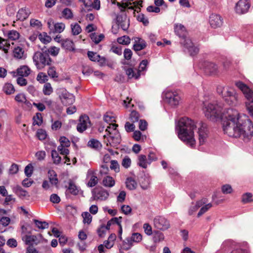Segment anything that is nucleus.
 I'll use <instances>...</instances> for the list:
<instances>
[{
    "label": "nucleus",
    "instance_id": "nucleus-34",
    "mask_svg": "<svg viewBox=\"0 0 253 253\" xmlns=\"http://www.w3.org/2000/svg\"><path fill=\"white\" fill-rule=\"evenodd\" d=\"M137 165L144 169L147 168L149 161H147L146 156L144 155H140L138 158Z\"/></svg>",
    "mask_w": 253,
    "mask_h": 253
},
{
    "label": "nucleus",
    "instance_id": "nucleus-22",
    "mask_svg": "<svg viewBox=\"0 0 253 253\" xmlns=\"http://www.w3.org/2000/svg\"><path fill=\"white\" fill-rule=\"evenodd\" d=\"M87 177H89V180L87 185L89 187H93L98 183V178L94 171L89 169L87 171Z\"/></svg>",
    "mask_w": 253,
    "mask_h": 253
},
{
    "label": "nucleus",
    "instance_id": "nucleus-43",
    "mask_svg": "<svg viewBox=\"0 0 253 253\" xmlns=\"http://www.w3.org/2000/svg\"><path fill=\"white\" fill-rule=\"evenodd\" d=\"M38 37L41 42L44 44L49 43L51 40L50 37L48 36L47 33L45 32L40 33L38 35Z\"/></svg>",
    "mask_w": 253,
    "mask_h": 253
},
{
    "label": "nucleus",
    "instance_id": "nucleus-57",
    "mask_svg": "<svg viewBox=\"0 0 253 253\" xmlns=\"http://www.w3.org/2000/svg\"><path fill=\"white\" fill-rule=\"evenodd\" d=\"M43 92L45 95H49L53 92L52 88L49 83H46L42 89Z\"/></svg>",
    "mask_w": 253,
    "mask_h": 253
},
{
    "label": "nucleus",
    "instance_id": "nucleus-13",
    "mask_svg": "<svg viewBox=\"0 0 253 253\" xmlns=\"http://www.w3.org/2000/svg\"><path fill=\"white\" fill-rule=\"evenodd\" d=\"M154 226L160 230H166L169 227V222L163 216H156L154 219Z\"/></svg>",
    "mask_w": 253,
    "mask_h": 253
},
{
    "label": "nucleus",
    "instance_id": "nucleus-16",
    "mask_svg": "<svg viewBox=\"0 0 253 253\" xmlns=\"http://www.w3.org/2000/svg\"><path fill=\"white\" fill-rule=\"evenodd\" d=\"M209 23L212 28L216 29L222 25L223 20L220 15L212 13L209 17Z\"/></svg>",
    "mask_w": 253,
    "mask_h": 253
},
{
    "label": "nucleus",
    "instance_id": "nucleus-49",
    "mask_svg": "<svg viewBox=\"0 0 253 253\" xmlns=\"http://www.w3.org/2000/svg\"><path fill=\"white\" fill-rule=\"evenodd\" d=\"M118 43L123 45H128L130 42V39L128 36H123L117 39Z\"/></svg>",
    "mask_w": 253,
    "mask_h": 253
},
{
    "label": "nucleus",
    "instance_id": "nucleus-25",
    "mask_svg": "<svg viewBox=\"0 0 253 253\" xmlns=\"http://www.w3.org/2000/svg\"><path fill=\"white\" fill-rule=\"evenodd\" d=\"M118 125L115 124H110L107 126L106 131L108 132V137L116 136V135H120V132L117 129Z\"/></svg>",
    "mask_w": 253,
    "mask_h": 253
},
{
    "label": "nucleus",
    "instance_id": "nucleus-58",
    "mask_svg": "<svg viewBox=\"0 0 253 253\" xmlns=\"http://www.w3.org/2000/svg\"><path fill=\"white\" fill-rule=\"evenodd\" d=\"M37 80L40 83H44L48 80V77L45 73L40 72L37 76Z\"/></svg>",
    "mask_w": 253,
    "mask_h": 253
},
{
    "label": "nucleus",
    "instance_id": "nucleus-52",
    "mask_svg": "<svg viewBox=\"0 0 253 253\" xmlns=\"http://www.w3.org/2000/svg\"><path fill=\"white\" fill-rule=\"evenodd\" d=\"M140 116L138 112H131L129 115V119L133 123L137 122L140 120Z\"/></svg>",
    "mask_w": 253,
    "mask_h": 253
},
{
    "label": "nucleus",
    "instance_id": "nucleus-15",
    "mask_svg": "<svg viewBox=\"0 0 253 253\" xmlns=\"http://www.w3.org/2000/svg\"><path fill=\"white\" fill-rule=\"evenodd\" d=\"M250 6L248 0H239L236 4L235 10L237 13L243 14L249 11Z\"/></svg>",
    "mask_w": 253,
    "mask_h": 253
},
{
    "label": "nucleus",
    "instance_id": "nucleus-63",
    "mask_svg": "<svg viewBox=\"0 0 253 253\" xmlns=\"http://www.w3.org/2000/svg\"><path fill=\"white\" fill-rule=\"evenodd\" d=\"M45 50H46L48 54L50 53L51 55L55 56L59 53V48L55 46H52Z\"/></svg>",
    "mask_w": 253,
    "mask_h": 253
},
{
    "label": "nucleus",
    "instance_id": "nucleus-18",
    "mask_svg": "<svg viewBox=\"0 0 253 253\" xmlns=\"http://www.w3.org/2000/svg\"><path fill=\"white\" fill-rule=\"evenodd\" d=\"M203 104L206 111H221L222 109V104L217 100H213L210 102L204 101Z\"/></svg>",
    "mask_w": 253,
    "mask_h": 253
},
{
    "label": "nucleus",
    "instance_id": "nucleus-6",
    "mask_svg": "<svg viewBox=\"0 0 253 253\" xmlns=\"http://www.w3.org/2000/svg\"><path fill=\"white\" fill-rule=\"evenodd\" d=\"M148 64L147 60H143L139 64L138 69L128 68L126 70V73L129 79H138L141 75V72L146 70Z\"/></svg>",
    "mask_w": 253,
    "mask_h": 253
},
{
    "label": "nucleus",
    "instance_id": "nucleus-41",
    "mask_svg": "<svg viewBox=\"0 0 253 253\" xmlns=\"http://www.w3.org/2000/svg\"><path fill=\"white\" fill-rule=\"evenodd\" d=\"M71 28L72 30V33L74 36L79 35L82 32L81 27L77 23L71 24Z\"/></svg>",
    "mask_w": 253,
    "mask_h": 253
},
{
    "label": "nucleus",
    "instance_id": "nucleus-56",
    "mask_svg": "<svg viewBox=\"0 0 253 253\" xmlns=\"http://www.w3.org/2000/svg\"><path fill=\"white\" fill-rule=\"evenodd\" d=\"M33 124L34 125H37L40 126L42 123V118L41 113L39 112L37 113L36 116L33 117Z\"/></svg>",
    "mask_w": 253,
    "mask_h": 253
},
{
    "label": "nucleus",
    "instance_id": "nucleus-60",
    "mask_svg": "<svg viewBox=\"0 0 253 253\" xmlns=\"http://www.w3.org/2000/svg\"><path fill=\"white\" fill-rule=\"evenodd\" d=\"M87 55L89 59L92 61H97L100 58V55L93 51H88Z\"/></svg>",
    "mask_w": 253,
    "mask_h": 253
},
{
    "label": "nucleus",
    "instance_id": "nucleus-2",
    "mask_svg": "<svg viewBox=\"0 0 253 253\" xmlns=\"http://www.w3.org/2000/svg\"><path fill=\"white\" fill-rule=\"evenodd\" d=\"M195 127L194 122L187 117L181 118L176 126L179 138L191 148L195 146L196 141L194 134Z\"/></svg>",
    "mask_w": 253,
    "mask_h": 253
},
{
    "label": "nucleus",
    "instance_id": "nucleus-14",
    "mask_svg": "<svg viewBox=\"0 0 253 253\" xmlns=\"http://www.w3.org/2000/svg\"><path fill=\"white\" fill-rule=\"evenodd\" d=\"M44 240L42 234H39L38 236L36 235H25L23 238V240L26 245L32 246L38 245L42 241Z\"/></svg>",
    "mask_w": 253,
    "mask_h": 253
},
{
    "label": "nucleus",
    "instance_id": "nucleus-53",
    "mask_svg": "<svg viewBox=\"0 0 253 253\" xmlns=\"http://www.w3.org/2000/svg\"><path fill=\"white\" fill-rule=\"evenodd\" d=\"M82 216L83 217V222L84 224H89L92 221V216L88 212H84L82 213Z\"/></svg>",
    "mask_w": 253,
    "mask_h": 253
},
{
    "label": "nucleus",
    "instance_id": "nucleus-7",
    "mask_svg": "<svg viewBox=\"0 0 253 253\" xmlns=\"http://www.w3.org/2000/svg\"><path fill=\"white\" fill-rule=\"evenodd\" d=\"M225 101L230 105L236 106L238 104V95L234 89L228 87L223 95Z\"/></svg>",
    "mask_w": 253,
    "mask_h": 253
},
{
    "label": "nucleus",
    "instance_id": "nucleus-12",
    "mask_svg": "<svg viewBox=\"0 0 253 253\" xmlns=\"http://www.w3.org/2000/svg\"><path fill=\"white\" fill-rule=\"evenodd\" d=\"M56 146V144L54 142H49L46 144L45 148L46 150L49 149L50 148L52 149L51 152V156L53 163L56 165H58L61 163V158L59 155L57 151L55 150Z\"/></svg>",
    "mask_w": 253,
    "mask_h": 253
},
{
    "label": "nucleus",
    "instance_id": "nucleus-27",
    "mask_svg": "<svg viewBox=\"0 0 253 253\" xmlns=\"http://www.w3.org/2000/svg\"><path fill=\"white\" fill-rule=\"evenodd\" d=\"M79 193V190L76 185L73 183L72 181H70L69 182V186L66 191V194H71L73 195H77Z\"/></svg>",
    "mask_w": 253,
    "mask_h": 253
},
{
    "label": "nucleus",
    "instance_id": "nucleus-5",
    "mask_svg": "<svg viewBox=\"0 0 253 253\" xmlns=\"http://www.w3.org/2000/svg\"><path fill=\"white\" fill-rule=\"evenodd\" d=\"M236 85L242 91L248 101L246 102L247 111H253V104H251L253 103V91L242 82H237Z\"/></svg>",
    "mask_w": 253,
    "mask_h": 253
},
{
    "label": "nucleus",
    "instance_id": "nucleus-8",
    "mask_svg": "<svg viewBox=\"0 0 253 253\" xmlns=\"http://www.w3.org/2000/svg\"><path fill=\"white\" fill-rule=\"evenodd\" d=\"M59 97L62 103L66 106L72 104L75 100V96L69 93L65 88L59 89Z\"/></svg>",
    "mask_w": 253,
    "mask_h": 253
},
{
    "label": "nucleus",
    "instance_id": "nucleus-39",
    "mask_svg": "<svg viewBox=\"0 0 253 253\" xmlns=\"http://www.w3.org/2000/svg\"><path fill=\"white\" fill-rule=\"evenodd\" d=\"M142 235L138 233H134L132 234L130 239H127V240L128 243L131 245L132 242L138 243L142 240Z\"/></svg>",
    "mask_w": 253,
    "mask_h": 253
},
{
    "label": "nucleus",
    "instance_id": "nucleus-37",
    "mask_svg": "<svg viewBox=\"0 0 253 253\" xmlns=\"http://www.w3.org/2000/svg\"><path fill=\"white\" fill-rule=\"evenodd\" d=\"M3 91L6 94H11L14 92V86L10 83H5L2 87Z\"/></svg>",
    "mask_w": 253,
    "mask_h": 253
},
{
    "label": "nucleus",
    "instance_id": "nucleus-17",
    "mask_svg": "<svg viewBox=\"0 0 253 253\" xmlns=\"http://www.w3.org/2000/svg\"><path fill=\"white\" fill-rule=\"evenodd\" d=\"M90 124L89 119L86 115H81L79 119V123L77 126V130L82 133L86 129Z\"/></svg>",
    "mask_w": 253,
    "mask_h": 253
},
{
    "label": "nucleus",
    "instance_id": "nucleus-10",
    "mask_svg": "<svg viewBox=\"0 0 253 253\" xmlns=\"http://www.w3.org/2000/svg\"><path fill=\"white\" fill-rule=\"evenodd\" d=\"M199 67L207 75H215L218 72L217 66L214 63L205 61L200 63Z\"/></svg>",
    "mask_w": 253,
    "mask_h": 253
},
{
    "label": "nucleus",
    "instance_id": "nucleus-21",
    "mask_svg": "<svg viewBox=\"0 0 253 253\" xmlns=\"http://www.w3.org/2000/svg\"><path fill=\"white\" fill-rule=\"evenodd\" d=\"M174 32L179 37L181 38L184 41V39H187L186 36V31L185 27L181 24H174Z\"/></svg>",
    "mask_w": 253,
    "mask_h": 253
},
{
    "label": "nucleus",
    "instance_id": "nucleus-36",
    "mask_svg": "<svg viewBox=\"0 0 253 253\" xmlns=\"http://www.w3.org/2000/svg\"><path fill=\"white\" fill-rule=\"evenodd\" d=\"M87 145L89 147L95 150H99L102 147L101 143L95 139L89 140L87 143Z\"/></svg>",
    "mask_w": 253,
    "mask_h": 253
},
{
    "label": "nucleus",
    "instance_id": "nucleus-1",
    "mask_svg": "<svg viewBox=\"0 0 253 253\" xmlns=\"http://www.w3.org/2000/svg\"><path fill=\"white\" fill-rule=\"evenodd\" d=\"M205 116L212 122L222 121L224 133L229 137L250 140L253 136V124L249 117L239 112H205Z\"/></svg>",
    "mask_w": 253,
    "mask_h": 253
},
{
    "label": "nucleus",
    "instance_id": "nucleus-32",
    "mask_svg": "<svg viewBox=\"0 0 253 253\" xmlns=\"http://www.w3.org/2000/svg\"><path fill=\"white\" fill-rule=\"evenodd\" d=\"M13 192H14L19 197H25L28 195V192L24 190L20 186L16 185L12 189Z\"/></svg>",
    "mask_w": 253,
    "mask_h": 253
},
{
    "label": "nucleus",
    "instance_id": "nucleus-29",
    "mask_svg": "<svg viewBox=\"0 0 253 253\" xmlns=\"http://www.w3.org/2000/svg\"><path fill=\"white\" fill-rule=\"evenodd\" d=\"M108 140L111 146L116 147L121 143V137L120 135H116V136L108 137Z\"/></svg>",
    "mask_w": 253,
    "mask_h": 253
},
{
    "label": "nucleus",
    "instance_id": "nucleus-4",
    "mask_svg": "<svg viewBox=\"0 0 253 253\" xmlns=\"http://www.w3.org/2000/svg\"><path fill=\"white\" fill-rule=\"evenodd\" d=\"M33 62L38 70L43 69L46 66H50L52 60L46 50L42 49V51L35 53L33 57Z\"/></svg>",
    "mask_w": 253,
    "mask_h": 253
},
{
    "label": "nucleus",
    "instance_id": "nucleus-3",
    "mask_svg": "<svg viewBox=\"0 0 253 253\" xmlns=\"http://www.w3.org/2000/svg\"><path fill=\"white\" fill-rule=\"evenodd\" d=\"M162 96L171 108H176L182 102V95L177 90L167 88L163 92Z\"/></svg>",
    "mask_w": 253,
    "mask_h": 253
},
{
    "label": "nucleus",
    "instance_id": "nucleus-23",
    "mask_svg": "<svg viewBox=\"0 0 253 253\" xmlns=\"http://www.w3.org/2000/svg\"><path fill=\"white\" fill-rule=\"evenodd\" d=\"M47 174L50 184L57 187L59 181L56 172L54 170L50 169L48 171Z\"/></svg>",
    "mask_w": 253,
    "mask_h": 253
},
{
    "label": "nucleus",
    "instance_id": "nucleus-42",
    "mask_svg": "<svg viewBox=\"0 0 253 253\" xmlns=\"http://www.w3.org/2000/svg\"><path fill=\"white\" fill-rule=\"evenodd\" d=\"M20 34L16 30H10L7 33V37L9 40L16 41L19 38Z\"/></svg>",
    "mask_w": 253,
    "mask_h": 253
},
{
    "label": "nucleus",
    "instance_id": "nucleus-50",
    "mask_svg": "<svg viewBox=\"0 0 253 253\" xmlns=\"http://www.w3.org/2000/svg\"><path fill=\"white\" fill-rule=\"evenodd\" d=\"M164 239L163 234L159 231L155 232L153 234V239L154 243H158L163 241Z\"/></svg>",
    "mask_w": 253,
    "mask_h": 253
},
{
    "label": "nucleus",
    "instance_id": "nucleus-9",
    "mask_svg": "<svg viewBox=\"0 0 253 253\" xmlns=\"http://www.w3.org/2000/svg\"><path fill=\"white\" fill-rule=\"evenodd\" d=\"M181 43L183 46L184 51L189 54L190 56H193L198 53L199 48L194 45L190 39H184V41L181 42Z\"/></svg>",
    "mask_w": 253,
    "mask_h": 253
},
{
    "label": "nucleus",
    "instance_id": "nucleus-26",
    "mask_svg": "<svg viewBox=\"0 0 253 253\" xmlns=\"http://www.w3.org/2000/svg\"><path fill=\"white\" fill-rule=\"evenodd\" d=\"M61 46L66 50L74 51L75 50L74 43L72 40L66 39L62 41Z\"/></svg>",
    "mask_w": 253,
    "mask_h": 253
},
{
    "label": "nucleus",
    "instance_id": "nucleus-11",
    "mask_svg": "<svg viewBox=\"0 0 253 253\" xmlns=\"http://www.w3.org/2000/svg\"><path fill=\"white\" fill-rule=\"evenodd\" d=\"M92 195L94 200L105 201L107 199L109 196V192L102 187H96L92 190Z\"/></svg>",
    "mask_w": 253,
    "mask_h": 253
},
{
    "label": "nucleus",
    "instance_id": "nucleus-30",
    "mask_svg": "<svg viewBox=\"0 0 253 253\" xmlns=\"http://www.w3.org/2000/svg\"><path fill=\"white\" fill-rule=\"evenodd\" d=\"M102 184L106 187L111 188L115 185V181L112 177L110 176H106L103 179Z\"/></svg>",
    "mask_w": 253,
    "mask_h": 253
},
{
    "label": "nucleus",
    "instance_id": "nucleus-59",
    "mask_svg": "<svg viewBox=\"0 0 253 253\" xmlns=\"http://www.w3.org/2000/svg\"><path fill=\"white\" fill-rule=\"evenodd\" d=\"M37 136L39 139L41 140H44L47 136L46 132L42 129H38L37 131Z\"/></svg>",
    "mask_w": 253,
    "mask_h": 253
},
{
    "label": "nucleus",
    "instance_id": "nucleus-44",
    "mask_svg": "<svg viewBox=\"0 0 253 253\" xmlns=\"http://www.w3.org/2000/svg\"><path fill=\"white\" fill-rule=\"evenodd\" d=\"M43 103L46 106L48 109L54 110L55 109L56 103L54 101L48 98H44L42 100Z\"/></svg>",
    "mask_w": 253,
    "mask_h": 253
},
{
    "label": "nucleus",
    "instance_id": "nucleus-64",
    "mask_svg": "<svg viewBox=\"0 0 253 253\" xmlns=\"http://www.w3.org/2000/svg\"><path fill=\"white\" fill-rule=\"evenodd\" d=\"M60 143L62 145L64 146L65 147H68L70 146L71 143L68 138L65 136H61L59 139Z\"/></svg>",
    "mask_w": 253,
    "mask_h": 253
},
{
    "label": "nucleus",
    "instance_id": "nucleus-40",
    "mask_svg": "<svg viewBox=\"0 0 253 253\" xmlns=\"http://www.w3.org/2000/svg\"><path fill=\"white\" fill-rule=\"evenodd\" d=\"M90 37L92 42H93L96 44L100 42L104 38L103 34H101L98 35L95 33H91L90 35Z\"/></svg>",
    "mask_w": 253,
    "mask_h": 253
},
{
    "label": "nucleus",
    "instance_id": "nucleus-24",
    "mask_svg": "<svg viewBox=\"0 0 253 253\" xmlns=\"http://www.w3.org/2000/svg\"><path fill=\"white\" fill-rule=\"evenodd\" d=\"M135 42L133 46V49L136 51L142 50L146 46V42L141 38H136L135 40Z\"/></svg>",
    "mask_w": 253,
    "mask_h": 253
},
{
    "label": "nucleus",
    "instance_id": "nucleus-28",
    "mask_svg": "<svg viewBox=\"0 0 253 253\" xmlns=\"http://www.w3.org/2000/svg\"><path fill=\"white\" fill-rule=\"evenodd\" d=\"M31 73V70L27 66H22L17 70V74L21 77H27Z\"/></svg>",
    "mask_w": 253,
    "mask_h": 253
},
{
    "label": "nucleus",
    "instance_id": "nucleus-62",
    "mask_svg": "<svg viewBox=\"0 0 253 253\" xmlns=\"http://www.w3.org/2000/svg\"><path fill=\"white\" fill-rule=\"evenodd\" d=\"M253 195L251 193H246L242 196V202L244 203H248L253 201Z\"/></svg>",
    "mask_w": 253,
    "mask_h": 253
},
{
    "label": "nucleus",
    "instance_id": "nucleus-61",
    "mask_svg": "<svg viewBox=\"0 0 253 253\" xmlns=\"http://www.w3.org/2000/svg\"><path fill=\"white\" fill-rule=\"evenodd\" d=\"M110 168L112 170H114L116 172L120 171V166L116 160L111 161Z\"/></svg>",
    "mask_w": 253,
    "mask_h": 253
},
{
    "label": "nucleus",
    "instance_id": "nucleus-51",
    "mask_svg": "<svg viewBox=\"0 0 253 253\" xmlns=\"http://www.w3.org/2000/svg\"><path fill=\"white\" fill-rule=\"evenodd\" d=\"M212 207V204L211 203H208L204 205L200 210V211L198 213L197 216L200 217L205 212H206L210 208Z\"/></svg>",
    "mask_w": 253,
    "mask_h": 253
},
{
    "label": "nucleus",
    "instance_id": "nucleus-19",
    "mask_svg": "<svg viewBox=\"0 0 253 253\" xmlns=\"http://www.w3.org/2000/svg\"><path fill=\"white\" fill-rule=\"evenodd\" d=\"M198 130L199 140L200 145H203L208 137L207 126L206 124L201 123Z\"/></svg>",
    "mask_w": 253,
    "mask_h": 253
},
{
    "label": "nucleus",
    "instance_id": "nucleus-55",
    "mask_svg": "<svg viewBox=\"0 0 253 253\" xmlns=\"http://www.w3.org/2000/svg\"><path fill=\"white\" fill-rule=\"evenodd\" d=\"M54 31L56 33H61L65 28V25L63 23H56L54 25Z\"/></svg>",
    "mask_w": 253,
    "mask_h": 253
},
{
    "label": "nucleus",
    "instance_id": "nucleus-35",
    "mask_svg": "<svg viewBox=\"0 0 253 253\" xmlns=\"http://www.w3.org/2000/svg\"><path fill=\"white\" fill-rule=\"evenodd\" d=\"M13 56L17 59H23L25 58L24 55V51L23 49L20 47L17 46L14 48L13 51Z\"/></svg>",
    "mask_w": 253,
    "mask_h": 253
},
{
    "label": "nucleus",
    "instance_id": "nucleus-47",
    "mask_svg": "<svg viewBox=\"0 0 253 253\" xmlns=\"http://www.w3.org/2000/svg\"><path fill=\"white\" fill-rule=\"evenodd\" d=\"M15 99L18 102L26 103V104L28 106H30V105H31V104L30 102L26 101L25 95L23 93H19L16 95L15 96Z\"/></svg>",
    "mask_w": 253,
    "mask_h": 253
},
{
    "label": "nucleus",
    "instance_id": "nucleus-48",
    "mask_svg": "<svg viewBox=\"0 0 253 253\" xmlns=\"http://www.w3.org/2000/svg\"><path fill=\"white\" fill-rule=\"evenodd\" d=\"M131 99H129L128 97H127L126 100L123 101V104L126 109H129L130 108L129 111H135L136 108H135L134 109L131 108V107H134V105L131 103Z\"/></svg>",
    "mask_w": 253,
    "mask_h": 253
},
{
    "label": "nucleus",
    "instance_id": "nucleus-54",
    "mask_svg": "<svg viewBox=\"0 0 253 253\" xmlns=\"http://www.w3.org/2000/svg\"><path fill=\"white\" fill-rule=\"evenodd\" d=\"M34 171V167L32 164H28L24 169V172L26 176L28 177H30L32 176Z\"/></svg>",
    "mask_w": 253,
    "mask_h": 253
},
{
    "label": "nucleus",
    "instance_id": "nucleus-46",
    "mask_svg": "<svg viewBox=\"0 0 253 253\" xmlns=\"http://www.w3.org/2000/svg\"><path fill=\"white\" fill-rule=\"evenodd\" d=\"M33 221L38 228L42 230L46 229L49 226L48 223L46 221H41L37 219H34Z\"/></svg>",
    "mask_w": 253,
    "mask_h": 253
},
{
    "label": "nucleus",
    "instance_id": "nucleus-33",
    "mask_svg": "<svg viewBox=\"0 0 253 253\" xmlns=\"http://www.w3.org/2000/svg\"><path fill=\"white\" fill-rule=\"evenodd\" d=\"M126 185L127 189L132 190L136 188L137 184L133 178L129 177L126 179Z\"/></svg>",
    "mask_w": 253,
    "mask_h": 253
},
{
    "label": "nucleus",
    "instance_id": "nucleus-38",
    "mask_svg": "<svg viewBox=\"0 0 253 253\" xmlns=\"http://www.w3.org/2000/svg\"><path fill=\"white\" fill-rule=\"evenodd\" d=\"M10 44L6 40L0 37V49H2L5 53H7Z\"/></svg>",
    "mask_w": 253,
    "mask_h": 253
},
{
    "label": "nucleus",
    "instance_id": "nucleus-45",
    "mask_svg": "<svg viewBox=\"0 0 253 253\" xmlns=\"http://www.w3.org/2000/svg\"><path fill=\"white\" fill-rule=\"evenodd\" d=\"M62 16L66 19H71L73 18V13L71 9L69 8H64L62 11Z\"/></svg>",
    "mask_w": 253,
    "mask_h": 253
},
{
    "label": "nucleus",
    "instance_id": "nucleus-31",
    "mask_svg": "<svg viewBox=\"0 0 253 253\" xmlns=\"http://www.w3.org/2000/svg\"><path fill=\"white\" fill-rule=\"evenodd\" d=\"M29 15V13L27 11L26 8H22L20 9L16 15L17 20L21 21L25 20Z\"/></svg>",
    "mask_w": 253,
    "mask_h": 253
},
{
    "label": "nucleus",
    "instance_id": "nucleus-20",
    "mask_svg": "<svg viewBox=\"0 0 253 253\" xmlns=\"http://www.w3.org/2000/svg\"><path fill=\"white\" fill-rule=\"evenodd\" d=\"M118 26H120L124 31H126L128 28L129 24V20L126 15H118L116 17Z\"/></svg>",
    "mask_w": 253,
    "mask_h": 253
}]
</instances>
